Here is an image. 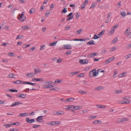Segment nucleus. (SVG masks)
I'll return each instance as SVG.
<instances>
[{"label": "nucleus", "instance_id": "1", "mask_svg": "<svg viewBox=\"0 0 131 131\" xmlns=\"http://www.w3.org/2000/svg\"><path fill=\"white\" fill-rule=\"evenodd\" d=\"M128 118L124 117L122 118H119L117 121V122L118 123H121L124 122V121H127L129 120Z\"/></svg>", "mask_w": 131, "mask_h": 131}, {"label": "nucleus", "instance_id": "21", "mask_svg": "<svg viewBox=\"0 0 131 131\" xmlns=\"http://www.w3.org/2000/svg\"><path fill=\"white\" fill-rule=\"evenodd\" d=\"M79 72V71H77L75 72H72L69 73V74L70 76H72L77 74Z\"/></svg>", "mask_w": 131, "mask_h": 131}, {"label": "nucleus", "instance_id": "20", "mask_svg": "<svg viewBox=\"0 0 131 131\" xmlns=\"http://www.w3.org/2000/svg\"><path fill=\"white\" fill-rule=\"evenodd\" d=\"M64 112L62 111H59L57 112L55 114L56 115L63 114H64Z\"/></svg>", "mask_w": 131, "mask_h": 131}, {"label": "nucleus", "instance_id": "15", "mask_svg": "<svg viewBox=\"0 0 131 131\" xmlns=\"http://www.w3.org/2000/svg\"><path fill=\"white\" fill-rule=\"evenodd\" d=\"M46 85H49L53 83V82L50 81H45Z\"/></svg>", "mask_w": 131, "mask_h": 131}, {"label": "nucleus", "instance_id": "63", "mask_svg": "<svg viewBox=\"0 0 131 131\" xmlns=\"http://www.w3.org/2000/svg\"><path fill=\"white\" fill-rule=\"evenodd\" d=\"M45 45H43L41 46L40 48V50H41L44 48V47H45Z\"/></svg>", "mask_w": 131, "mask_h": 131}, {"label": "nucleus", "instance_id": "10", "mask_svg": "<svg viewBox=\"0 0 131 131\" xmlns=\"http://www.w3.org/2000/svg\"><path fill=\"white\" fill-rule=\"evenodd\" d=\"M59 122L58 121H53L50 123V125H54L57 124L58 125L59 124Z\"/></svg>", "mask_w": 131, "mask_h": 131}, {"label": "nucleus", "instance_id": "32", "mask_svg": "<svg viewBox=\"0 0 131 131\" xmlns=\"http://www.w3.org/2000/svg\"><path fill=\"white\" fill-rule=\"evenodd\" d=\"M97 116H90L89 117V119H94L96 117H97Z\"/></svg>", "mask_w": 131, "mask_h": 131}, {"label": "nucleus", "instance_id": "22", "mask_svg": "<svg viewBox=\"0 0 131 131\" xmlns=\"http://www.w3.org/2000/svg\"><path fill=\"white\" fill-rule=\"evenodd\" d=\"M23 82H22L20 80H17L16 81H14L13 82V83L19 84H20L21 83H23Z\"/></svg>", "mask_w": 131, "mask_h": 131}, {"label": "nucleus", "instance_id": "62", "mask_svg": "<svg viewBox=\"0 0 131 131\" xmlns=\"http://www.w3.org/2000/svg\"><path fill=\"white\" fill-rule=\"evenodd\" d=\"M14 53L12 52H10L9 53L8 55L9 56H14Z\"/></svg>", "mask_w": 131, "mask_h": 131}, {"label": "nucleus", "instance_id": "43", "mask_svg": "<svg viewBox=\"0 0 131 131\" xmlns=\"http://www.w3.org/2000/svg\"><path fill=\"white\" fill-rule=\"evenodd\" d=\"M122 92V91L121 90H117L115 91V93L116 94H118Z\"/></svg>", "mask_w": 131, "mask_h": 131}, {"label": "nucleus", "instance_id": "38", "mask_svg": "<svg viewBox=\"0 0 131 131\" xmlns=\"http://www.w3.org/2000/svg\"><path fill=\"white\" fill-rule=\"evenodd\" d=\"M35 12L34 9L33 8H31L29 10V13L30 14H31Z\"/></svg>", "mask_w": 131, "mask_h": 131}, {"label": "nucleus", "instance_id": "54", "mask_svg": "<svg viewBox=\"0 0 131 131\" xmlns=\"http://www.w3.org/2000/svg\"><path fill=\"white\" fill-rule=\"evenodd\" d=\"M40 126V125H36L35 124L32 127L34 128H38Z\"/></svg>", "mask_w": 131, "mask_h": 131}, {"label": "nucleus", "instance_id": "28", "mask_svg": "<svg viewBox=\"0 0 131 131\" xmlns=\"http://www.w3.org/2000/svg\"><path fill=\"white\" fill-rule=\"evenodd\" d=\"M3 126L6 127V128H7L8 127H12V125L11 123L10 124H7L6 125L4 124L3 125Z\"/></svg>", "mask_w": 131, "mask_h": 131}, {"label": "nucleus", "instance_id": "42", "mask_svg": "<svg viewBox=\"0 0 131 131\" xmlns=\"http://www.w3.org/2000/svg\"><path fill=\"white\" fill-rule=\"evenodd\" d=\"M61 82V80L60 79H57L55 80L54 83H57L60 82Z\"/></svg>", "mask_w": 131, "mask_h": 131}, {"label": "nucleus", "instance_id": "12", "mask_svg": "<svg viewBox=\"0 0 131 131\" xmlns=\"http://www.w3.org/2000/svg\"><path fill=\"white\" fill-rule=\"evenodd\" d=\"M103 89V87L102 86H100L97 87H95L94 89V90L95 91H97L101 90Z\"/></svg>", "mask_w": 131, "mask_h": 131}, {"label": "nucleus", "instance_id": "44", "mask_svg": "<svg viewBox=\"0 0 131 131\" xmlns=\"http://www.w3.org/2000/svg\"><path fill=\"white\" fill-rule=\"evenodd\" d=\"M82 30L81 29H80L78 30L77 31H76V34H80L81 32H82Z\"/></svg>", "mask_w": 131, "mask_h": 131}, {"label": "nucleus", "instance_id": "18", "mask_svg": "<svg viewBox=\"0 0 131 131\" xmlns=\"http://www.w3.org/2000/svg\"><path fill=\"white\" fill-rule=\"evenodd\" d=\"M74 98L71 97L67 99H66V101L68 102H72L74 101Z\"/></svg>", "mask_w": 131, "mask_h": 131}, {"label": "nucleus", "instance_id": "24", "mask_svg": "<svg viewBox=\"0 0 131 131\" xmlns=\"http://www.w3.org/2000/svg\"><path fill=\"white\" fill-rule=\"evenodd\" d=\"M22 16H20V17L18 18V19L20 20V21L21 22H23L25 21L26 20L25 17L23 19H22Z\"/></svg>", "mask_w": 131, "mask_h": 131}, {"label": "nucleus", "instance_id": "23", "mask_svg": "<svg viewBox=\"0 0 131 131\" xmlns=\"http://www.w3.org/2000/svg\"><path fill=\"white\" fill-rule=\"evenodd\" d=\"M93 77H95L96 75V74L98 73V72H96L95 69H93Z\"/></svg>", "mask_w": 131, "mask_h": 131}, {"label": "nucleus", "instance_id": "8", "mask_svg": "<svg viewBox=\"0 0 131 131\" xmlns=\"http://www.w3.org/2000/svg\"><path fill=\"white\" fill-rule=\"evenodd\" d=\"M20 104H22V103L18 102H14L13 103L12 105L10 106L13 107L16 105H19Z\"/></svg>", "mask_w": 131, "mask_h": 131}, {"label": "nucleus", "instance_id": "11", "mask_svg": "<svg viewBox=\"0 0 131 131\" xmlns=\"http://www.w3.org/2000/svg\"><path fill=\"white\" fill-rule=\"evenodd\" d=\"M23 83L24 84H27L31 85L33 86H34V85L36 84L35 83H32L31 82H26V81H23Z\"/></svg>", "mask_w": 131, "mask_h": 131}, {"label": "nucleus", "instance_id": "64", "mask_svg": "<svg viewBox=\"0 0 131 131\" xmlns=\"http://www.w3.org/2000/svg\"><path fill=\"white\" fill-rule=\"evenodd\" d=\"M130 102V101L128 100H126L124 102V104H128Z\"/></svg>", "mask_w": 131, "mask_h": 131}, {"label": "nucleus", "instance_id": "51", "mask_svg": "<svg viewBox=\"0 0 131 131\" xmlns=\"http://www.w3.org/2000/svg\"><path fill=\"white\" fill-rule=\"evenodd\" d=\"M116 47H112L110 49V51L111 52H112L115 50L116 49Z\"/></svg>", "mask_w": 131, "mask_h": 131}, {"label": "nucleus", "instance_id": "48", "mask_svg": "<svg viewBox=\"0 0 131 131\" xmlns=\"http://www.w3.org/2000/svg\"><path fill=\"white\" fill-rule=\"evenodd\" d=\"M14 74H13L12 73H10L9 74L8 77H9L10 78H14Z\"/></svg>", "mask_w": 131, "mask_h": 131}, {"label": "nucleus", "instance_id": "52", "mask_svg": "<svg viewBox=\"0 0 131 131\" xmlns=\"http://www.w3.org/2000/svg\"><path fill=\"white\" fill-rule=\"evenodd\" d=\"M98 36H97L96 34H95L93 38V39H97L100 38V37H99Z\"/></svg>", "mask_w": 131, "mask_h": 131}, {"label": "nucleus", "instance_id": "14", "mask_svg": "<svg viewBox=\"0 0 131 131\" xmlns=\"http://www.w3.org/2000/svg\"><path fill=\"white\" fill-rule=\"evenodd\" d=\"M35 75L37 74L41 71L39 68L35 69Z\"/></svg>", "mask_w": 131, "mask_h": 131}, {"label": "nucleus", "instance_id": "47", "mask_svg": "<svg viewBox=\"0 0 131 131\" xmlns=\"http://www.w3.org/2000/svg\"><path fill=\"white\" fill-rule=\"evenodd\" d=\"M22 29L23 30L26 29L28 28H29V27H28L27 26H25L22 27Z\"/></svg>", "mask_w": 131, "mask_h": 131}, {"label": "nucleus", "instance_id": "45", "mask_svg": "<svg viewBox=\"0 0 131 131\" xmlns=\"http://www.w3.org/2000/svg\"><path fill=\"white\" fill-rule=\"evenodd\" d=\"M50 13V12L49 10H48L46 12V13L45 14V15L46 17H48Z\"/></svg>", "mask_w": 131, "mask_h": 131}, {"label": "nucleus", "instance_id": "30", "mask_svg": "<svg viewBox=\"0 0 131 131\" xmlns=\"http://www.w3.org/2000/svg\"><path fill=\"white\" fill-rule=\"evenodd\" d=\"M96 106L98 107V108H105L106 107L105 106L102 105H96Z\"/></svg>", "mask_w": 131, "mask_h": 131}, {"label": "nucleus", "instance_id": "34", "mask_svg": "<svg viewBox=\"0 0 131 131\" xmlns=\"http://www.w3.org/2000/svg\"><path fill=\"white\" fill-rule=\"evenodd\" d=\"M24 37V36L22 35H18L17 36L16 39H21L23 38Z\"/></svg>", "mask_w": 131, "mask_h": 131}, {"label": "nucleus", "instance_id": "29", "mask_svg": "<svg viewBox=\"0 0 131 131\" xmlns=\"http://www.w3.org/2000/svg\"><path fill=\"white\" fill-rule=\"evenodd\" d=\"M105 30H103L98 34V36H99L100 37L102 36L104 33L105 32Z\"/></svg>", "mask_w": 131, "mask_h": 131}, {"label": "nucleus", "instance_id": "36", "mask_svg": "<svg viewBox=\"0 0 131 131\" xmlns=\"http://www.w3.org/2000/svg\"><path fill=\"white\" fill-rule=\"evenodd\" d=\"M60 89L58 88H52L50 89V91L55 90L56 91H58Z\"/></svg>", "mask_w": 131, "mask_h": 131}, {"label": "nucleus", "instance_id": "5", "mask_svg": "<svg viewBox=\"0 0 131 131\" xmlns=\"http://www.w3.org/2000/svg\"><path fill=\"white\" fill-rule=\"evenodd\" d=\"M79 62L82 64H86L88 63V60H79Z\"/></svg>", "mask_w": 131, "mask_h": 131}, {"label": "nucleus", "instance_id": "37", "mask_svg": "<svg viewBox=\"0 0 131 131\" xmlns=\"http://www.w3.org/2000/svg\"><path fill=\"white\" fill-rule=\"evenodd\" d=\"M130 28H129L126 29V30L124 34L125 35H127L129 31Z\"/></svg>", "mask_w": 131, "mask_h": 131}, {"label": "nucleus", "instance_id": "9", "mask_svg": "<svg viewBox=\"0 0 131 131\" xmlns=\"http://www.w3.org/2000/svg\"><path fill=\"white\" fill-rule=\"evenodd\" d=\"M29 115V114L27 113H20L19 114V115H18V116L19 117H26L27 116H28Z\"/></svg>", "mask_w": 131, "mask_h": 131}, {"label": "nucleus", "instance_id": "25", "mask_svg": "<svg viewBox=\"0 0 131 131\" xmlns=\"http://www.w3.org/2000/svg\"><path fill=\"white\" fill-rule=\"evenodd\" d=\"M126 73L125 72H124L123 73H121L119 75V78H122L126 74Z\"/></svg>", "mask_w": 131, "mask_h": 131}, {"label": "nucleus", "instance_id": "60", "mask_svg": "<svg viewBox=\"0 0 131 131\" xmlns=\"http://www.w3.org/2000/svg\"><path fill=\"white\" fill-rule=\"evenodd\" d=\"M35 49V47H33L29 49V50L30 51H32L34 50Z\"/></svg>", "mask_w": 131, "mask_h": 131}, {"label": "nucleus", "instance_id": "61", "mask_svg": "<svg viewBox=\"0 0 131 131\" xmlns=\"http://www.w3.org/2000/svg\"><path fill=\"white\" fill-rule=\"evenodd\" d=\"M18 130V129L16 128H11L10 130V131H17Z\"/></svg>", "mask_w": 131, "mask_h": 131}, {"label": "nucleus", "instance_id": "6", "mask_svg": "<svg viewBox=\"0 0 131 131\" xmlns=\"http://www.w3.org/2000/svg\"><path fill=\"white\" fill-rule=\"evenodd\" d=\"M26 121L27 123H31L35 121L34 119H30L28 117H27L26 118Z\"/></svg>", "mask_w": 131, "mask_h": 131}, {"label": "nucleus", "instance_id": "17", "mask_svg": "<svg viewBox=\"0 0 131 131\" xmlns=\"http://www.w3.org/2000/svg\"><path fill=\"white\" fill-rule=\"evenodd\" d=\"M26 94H21L20 95H17L18 97H21L22 98H24L26 96Z\"/></svg>", "mask_w": 131, "mask_h": 131}, {"label": "nucleus", "instance_id": "35", "mask_svg": "<svg viewBox=\"0 0 131 131\" xmlns=\"http://www.w3.org/2000/svg\"><path fill=\"white\" fill-rule=\"evenodd\" d=\"M93 70H91L90 72L89 73V76L90 77H93Z\"/></svg>", "mask_w": 131, "mask_h": 131}, {"label": "nucleus", "instance_id": "56", "mask_svg": "<svg viewBox=\"0 0 131 131\" xmlns=\"http://www.w3.org/2000/svg\"><path fill=\"white\" fill-rule=\"evenodd\" d=\"M85 6V5L84 4L81 5V8L82 9H83L84 8Z\"/></svg>", "mask_w": 131, "mask_h": 131}, {"label": "nucleus", "instance_id": "49", "mask_svg": "<svg viewBox=\"0 0 131 131\" xmlns=\"http://www.w3.org/2000/svg\"><path fill=\"white\" fill-rule=\"evenodd\" d=\"M73 16H71L69 17V18L67 19V21H69L72 19L73 18Z\"/></svg>", "mask_w": 131, "mask_h": 131}, {"label": "nucleus", "instance_id": "41", "mask_svg": "<svg viewBox=\"0 0 131 131\" xmlns=\"http://www.w3.org/2000/svg\"><path fill=\"white\" fill-rule=\"evenodd\" d=\"M126 49H128L131 48V43L128 45H126L125 46Z\"/></svg>", "mask_w": 131, "mask_h": 131}, {"label": "nucleus", "instance_id": "2", "mask_svg": "<svg viewBox=\"0 0 131 131\" xmlns=\"http://www.w3.org/2000/svg\"><path fill=\"white\" fill-rule=\"evenodd\" d=\"M114 59V57H111L110 58L106 60L105 62L104 63V65H105L113 61Z\"/></svg>", "mask_w": 131, "mask_h": 131}, {"label": "nucleus", "instance_id": "19", "mask_svg": "<svg viewBox=\"0 0 131 131\" xmlns=\"http://www.w3.org/2000/svg\"><path fill=\"white\" fill-rule=\"evenodd\" d=\"M26 75L27 76L29 77H31L33 76H34L35 75V74H34V73H29Z\"/></svg>", "mask_w": 131, "mask_h": 131}, {"label": "nucleus", "instance_id": "13", "mask_svg": "<svg viewBox=\"0 0 131 131\" xmlns=\"http://www.w3.org/2000/svg\"><path fill=\"white\" fill-rule=\"evenodd\" d=\"M87 44L88 45H94L95 44V43L93 40H91L89 42L87 43Z\"/></svg>", "mask_w": 131, "mask_h": 131}, {"label": "nucleus", "instance_id": "3", "mask_svg": "<svg viewBox=\"0 0 131 131\" xmlns=\"http://www.w3.org/2000/svg\"><path fill=\"white\" fill-rule=\"evenodd\" d=\"M98 53L97 52H93L89 54L87 56V57L90 58L94 57L95 56L98 55Z\"/></svg>", "mask_w": 131, "mask_h": 131}, {"label": "nucleus", "instance_id": "40", "mask_svg": "<svg viewBox=\"0 0 131 131\" xmlns=\"http://www.w3.org/2000/svg\"><path fill=\"white\" fill-rule=\"evenodd\" d=\"M118 39L117 38H114L112 41V42L114 43H116L118 41Z\"/></svg>", "mask_w": 131, "mask_h": 131}, {"label": "nucleus", "instance_id": "50", "mask_svg": "<svg viewBox=\"0 0 131 131\" xmlns=\"http://www.w3.org/2000/svg\"><path fill=\"white\" fill-rule=\"evenodd\" d=\"M127 38L129 39L131 38V32H129L127 35Z\"/></svg>", "mask_w": 131, "mask_h": 131}, {"label": "nucleus", "instance_id": "46", "mask_svg": "<svg viewBox=\"0 0 131 131\" xmlns=\"http://www.w3.org/2000/svg\"><path fill=\"white\" fill-rule=\"evenodd\" d=\"M43 78H36V81H40L41 82L43 81Z\"/></svg>", "mask_w": 131, "mask_h": 131}, {"label": "nucleus", "instance_id": "59", "mask_svg": "<svg viewBox=\"0 0 131 131\" xmlns=\"http://www.w3.org/2000/svg\"><path fill=\"white\" fill-rule=\"evenodd\" d=\"M9 90H8V91H9ZM9 91L13 92H17L18 91L17 90H14V89H10L9 90Z\"/></svg>", "mask_w": 131, "mask_h": 131}, {"label": "nucleus", "instance_id": "4", "mask_svg": "<svg viewBox=\"0 0 131 131\" xmlns=\"http://www.w3.org/2000/svg\"><path fill=\"white\" fill-rule=\"evenodd\" d=\"M63 48L65 49H71L72 48V46L70 44L69 45H64L63 46Z\"/></svg>", "mask_w": 131, "mask_h": 131}, {"label": "nucleus", "instance_id": "26", "mask_svg": "<svg viewBox=\"0 0 131 131\" xmlns=\"http://www.w3.org/2000/svg\"><path fill=\"white\" fill-rule=\"evenodd\" d=\"M97 5V4L96 3H93L92 4L91 6L90 7V8H94L95 6H96Z\"/></svg>", "mask_w": 131, "mask_h": 131}, {"label": "nucleus", "instance_id": "7", "mask_svg": "<svg viewBox=\"0 0 131 131\" xmlns=\"http://www.w3.org/2000/svg\"><path fill=\"white\" fill-rule=\"evenodd\" d=\"M82 106H76L74 105V106L73 107V109L74 110H79L82 108Z\"/></svg>", "mask_w": 131, "mask_h": 131}, {"label": "nucleus", "instance_id": "33", "mask_svg": "<svg viewBox=\"0 0 131 131\" xmlns=\"http://www.w3.org/2000/svg\"><path fill=\"white\" fill-rule=\"evenodd\" d=\"M67 10L66 8H64L61 11L62 13H66L67 12Z\"/></svg>", "mask_w": 131, "mask_h": 131}, {"label": "nucleus", "instance_id": "27", "mask_svg": "<svg viewBox=\"0 0 131 131\" xmlns=\"http://www.w3.org/2000/svg\"><path fill=\"white\" fill-rule=\"evenodd\" d=\"M57 43V41H55L54 42H53L50 43L49 44L50 46H55L56 45Z\"/></svg>", "mask_w": 131, "mask_h": 131}, {"label": "nucleus", "instance_id": "57", "mask_svg": "<svg viewBox=\"0 0 131 131\" xmlns=\"http://www.w3.org/2000/svg\"><path fill=\"white\" fill-rule=\"evenodd\" d=\"M130 98V97L129 96H127L123 98V99L125 100H129Z\"/></svg>", "mask_w": 131, "mask_h": 131}, {"label": "nucleus", "instance_id": "39", "mask_svg": "<svg viewBox=\"0 0 131 131\" xmlns=\"http://www.w3.org/2000/svg\"><path fill=\"white\" fill-rule=\"evenodd\" d=\"M121 15L123 17V16H125L126 15V13L124 11H122L121 12Z\"/></svg>", "mask_w": 131, "mask_h": 131}, {"label": "nucleus", "instance_id": "55", "mask_svg": "<svg viewBox=\"0 0 131 131\" xmlns=\"http://www.w3.org/2000/svg\"><path fill=\"white\" fill-rule=\"evenodd\" d=\"M11 124L12 125H17L19 124V123L18 122H16V123H11Z\"/></svg>", "mask_w": 131, "mask_h": 131}, {"label": "nucleus", "instance_id": "16", "mask_svg": "<svg viewBox=\"0 0 131 131\" xmlns=\"http://www.w3.org/2000/svg\"><path fill=\"white\" fill-rule=\"evenodd\" d=\"M44 117V116H38L36 119V121L38 122H40V120H41L42 119V117Z\"/></svg>", "mask_w": 131, "mask_h": 131}, {"label": "nucleus", "instance_id": "58", "mask_svg": "<svg viewBox=\"0 0 131 131\" xmlns=\"http://www.w3.org/2000/svg\"><path fill=\"white\" fill-rule=\"evenodd\" d=\"M79 93L81 94H83L85 93H86V92H85L84 91L80 90L79 91Z\"/></svg>", "mask_w": 131, "mask_h": 131}, {"label": "nucleus", "instance_id": "53", "mask_svg": "<svg viewBox=\"0 0 131 131\" xmlns=\"http://www.w3.org/2000/svg\"><path fill=\"white\" fill-rule=\"evenodd\" d=\"M99 122H101L99 120H96L94 122H93V123L95 124H98Z\"/></svg>", "mask_w": 131, "mask_h": 131}, {"label": "nucleus", "instance_id": "31", "mask_svg": "<svg viewBox=\"0 0 131 131\" xmlns=\"http://www.w3.org/2000/svg\"><path fill=\"white\" fill-rule=\"evenodd\" d=\"M131 56V53L126 56L124 57V58L126 59H127L129 58Z\"/></svg>", "mask_w": 131, "mask_h": 131}]
</instances>
